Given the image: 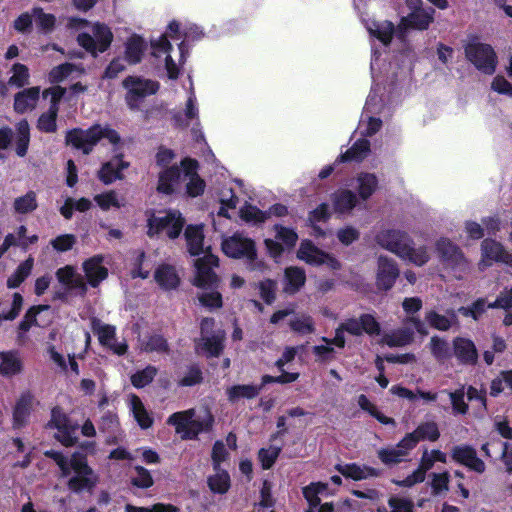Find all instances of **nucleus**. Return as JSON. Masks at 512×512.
<instances>
[{"instance_id":"23","label":"nucleus","mask_w":512,"mask_h":512,"mask_svg":"<svg viewBox=\"0 0 512 512\" xmlns=\"http://www.w3.org/2000/svg\"><path fill=\"white\" fill-rule=\"evenodd\" d=\"M183 166L172 165L159 173L157 190L163 194H172L183 182Z\"/></svg>"},{"instance_id":"11","label":"nucleus","mask_w":512,"mask_h":512,"mask_svg":"<svg viewBox=\"0 0 512 512\" xmlns=\"http://www.w3.org/2000/svg\"><path fill=\"white\" fill-rule=\"evenodd\" d=\"M147 222L150 237L166 234L170 239H175L182 232L185 220L179 211L166 210L152 214Z\"/></svg>"},{"instance_id":"61","label":"nucleus","mask_w":512,"mask_h":512,"mask_svg":"<svg viewBox=\"0 0 512 512\" xmlns=\"http://www.w3.org/2000/svg\"><path fill=\"white\" fill-rule=\"evenodd\" d=\"M219 201L221 207L218 211L219 216L230 217L228 214L229 209H234L238 203V198L230 188H224L220 192Z\"/></svg>"},{"instance_id":"52","label":"nucleus","mask_w":512,"mask_h":512,"mask_svg":"<svg viewBox=\"0 0 512 512\" xmlns=\"http://www.w3.org/2000/svg\"><path fill=\"white\" fill-rule=\"evenodd\" d=\"M94 201L104 211L110 208H120L124 205L123 198H119L118 194L113 190L97 194L94 197Z\"/></svg>"},{"instance_id":"26","label":"nucleus","mask_w":512,"mask_h":512,"mask_svg":"<svg viewBox=\"0 0 512 512\" xmlns=\"http://www.w3.org/2000/svg\"><path fill=\"white\" fill-rule=\"evenodd\" d=\"M399 275L395 261L386 256L378 258L377 285L379 288L390 289Z\"/></svg>"},{"instance_id":"28","label":"nucleus","mask_w":512,"mask_h":512,"mask_svg":"<svg viewBox=\"0 0 512 512\" xmlns=\"http://www.w3.org/2000/svg\"><path fill=\"white\" fill-rule=\"evenodd\" d=\"M362 21L365 24V27L369 35L373 38H376L380 42V44H382V46L386 48L392 39L393 33L395 32L393 23L387 20H366L363 17Z\"/></svg>"},{"instance_id":"38","label":"nucleus","mask_w":512,"mask_h":512,"mask_svg":"<svg viewBox=\"0 0 512 512\" xmlns=\"http://www.w3.org/2000/svg\"><path fill=\"white\" fill-rule=\"evenodd\" d=\"M128 407L134 419L142 429H148L153 424V418L145 408L141 399L135 395L128 396Z\"/></svg>"},{"instance_id":"34","label":"nucleus","mask_w":512,"mask_h":512,"mask_svg":"<svg viewBox=\"0 0 512 512\" xmlns=\"http://www.w3.org/2000/svg\"><path fill=\"white\" fill-rule=\"evenodd\" d=\"M354 181V187L358 193L357 197L363 201L368 200L378 188V178L373 173L361 172Z\"/></svg>"},{"instance_id":"32","label":"nucleus","mask_w":512,"mask_h":512,"mask_svg":"<svg viewBox=\"0 0 512 512\" xmlns=\"http://www.w3.org/2000/svg\"><path fill=\"white\" fill-rule=\"evenodd\" d=\"M58 281L64 285L68 290H74L81 294L86 293L87 285L83 277L76 273L72 266H65L56 272Z\"/></svg>"},{"instance_id":"39","label":"nucleus","mask_w":512,"mask_h":512,"mask_svg":"<svg viewBox=\"0 0 512 512\" xmlns=\"http://www.w3.org/2000/svg\"><path fill=\"white\" fill-rule=\"evenodd\" d=\"M457 359L464 364H474L478 354L474 343L466 338H456L453 342Z\"/></svg>"},{"instance_id":"50","label":"nucleus","mask_w":512,"mask_h":512,"mask_svg":"<svg viewBox=\"0 0 512 512\" xmlns=\"http://www.w3.org/2000/svg\"><path fill=\"white\" fill-rule=\"evenodd\" d=\"M413 339V331L409 328H402L387 333L383 337V343L390 347H401L409 344Z\"/></svg>"},{"instance_id":"51","label":"nucleus","mask_w":512,"mask_h":512,"mask_svg":"<svg viewBox=\"0 0 512 512\" xmlns=\"http://www.w3.org/2000/svg\"><path fill=\"white\" fill-rule=\"evenodd\" d=\"M23 305V297L19 293H14L10 307L0 302V322L4 320H14L20 313Z\"/></svg>"},{"instance_id":"5","label":"nucleus","mask_w":512,"mask_h":512,"mask_svg":"<svg viewBox=\"0 0 512 512\" xmlns=\"http://www.w3.org/2000/svg\"><path fill=\"white\" fill-rule=\"evenodd\" d=\"M217 265L218 258L213 254L198 258L195 262L196 274L193 283L202 289L198 295L199 302L210 310L222 307V296L216 289L218 279L213 272V267Z\"/></svg>"},{"instance_id":"40","label":"nucleus","mask_w":512,"mask_h":512,"mask_svg":"<svg viewBox=\"0 0 512 512\" xmlns=\"http://www.w3.org/2000/svg\"><path fill=\"white\" fill-rule=\"evenodd\" d=\"M33 404L34 396L30 392L21 394L13 413L14 426L21 427L27 422Z\"/></svg>"},{"instance_id":"14","label":"nucleus","mask_w":512,"mask_h":512,"mask_svg":"<svg viewBox=\"0 0 512 512\" xmlns=\"http://www.w3.org/2000/svg\"><path fill=\"white\" fill-rule=\"evenodd\" d=\"M406 4L410 12L407 16L401 18L398 26L399 32L402 34L409 28L427 29L434 19V9L431 7L423 8L421 0H406Z\"/></svg>"},{"instance_id":"29","label":"nucleus","mask_w":512,"mask_h":512,"mask_svg":"<svg viewBox=\"0 0 512 512\" xmlns=\"http://www.w3.org/2000/svg\"><path fill=\"white\" fill-rule=\"evenodd\" d=\"M333 210L339 215H347L357 206V195L346 188L336 190L331 195Z\"/></svg>"},{"instance_id":"25","label":"nucleus","mask_w":512,"mask_h":512,"mask_svg":"<svg viewBox=\"0 0 512 512\" xmlns=\"http://www.w3.org/2000/svg\"><path fill=\"white\" fill-rule=\"evenodd\" d=\"M184 170L183 183L186 185V192L191 197L200 195L205 188L204 181L197 174V162L191 159L182 161Z\"/></svg>"},{"instance_id":"35","label":"nucleus","mask_w":512,"mask_h":512,"mask_svg":"<svg viewBox=\"0 0 512 512\" xmlns=\"http://www.w3.org/2000/svg\"><path fill=\"white\" fill-rule=\"evenodd\" d=\"M23 361L18 351L0 352V374L11 377L21 373Z\"/></svg>"},{"instance_id":"22","label":"nucleus","mask_w":512,"mask_h":512,"mask_svg":"<svg viewBox=\"0 0 512 512\" xmlns=\"http://www.w3.org/2000/svg\"><path fill=\"white\" fill-rule=\"evenodd\" d=\"M413 448L411 437H404L397 445L378 450V457L385 465L402 462Z\"/></svg>"},{"instance_id":"36","label":"nucleus","mask_w":512,"mask_h":512,"mask_svg":"<svg viewBox=\"0 0 512 512\" xmlns=\"http://www.w3.org/2000/svg\"><path fill=\"white\" fill-rule=\"evenodd\" d=\"M124 46L125 60L132 65L137 64L142 60L147 49L145 40L141 36L135 34L126 40Z\"/></svg>"},{"instance_id":"12","label":"nucleus","mask_w":512,"mask_h":512,"mask_svg":"<svg viewBox=\"0 0 512 512\" xmlns=\"http://www.w3.org/2000/svg\"><path fill=\"white\" fill-rule=\"evenodd\" d=\"M436 251L443 268L451 272L456 279H462L468 271L469 264L459 247L449 239L441 238L436 243Z\"/></svg>"},{"instance_id":"44","label":"nucleus","mask_w":512,"mask_h":512,"mask_svg":"<svg viewBox=\"0 0 512 512\" xmlns=\"http://www.w3.org/2000/svg\"><path fill=\"white\" fill-rule=\"evenodd\" d=\"M370 151V143L367 139H359L345 153L341 154L336 162L361 161Z\"/></svg>"},{"instance_id":"43","label":"nucleus","mask_w":512,"mask_h":512,"mask_svg":"<svg viewBox=\"0 0 512 512\" xmlns=\"http://www.w3.org/2000/svg\"><path fill=\"white\" fill-rule=\"evenodd\" d=\"M337 470L343 476L351 478L353 480H362L367 479L369 477H376L379 474L378 470L374 468L366 466L362 467L357 464L338 465Z\"/></svg>"},{"instance_id":"18","label":"nucleus","mask_w":512,"mask_h":512,"mask_svg":"<svg viewBox=\"0 0 512 512\" xmlns=\"http://www.w3.org/2000/svg\"><path fill=\"white\" fill-rule=\"evenodd\" d=\"M214 320L205 318L201 322V339L197 343V348L208 356H218L223 349L224 332L218 330L212 331Z\"/></svg>"},{"instance_id":"41","label":"nucleus","mask_w":512,"mask_h":512,"mask_svg":"<svg viewBox=\"0 0 512 512\" xmlns=\"http://www.w3.org/2000/svg\"><path fill=\"white\" fill-rule=\"evenodd\" d=\"M440 436L437 423L434 421L423 422L411 433L406 434V437H411L413 448L416 447L419 441L429 440L436 441Z\"/></svg>"},{"instance_id":"7","label":"nucleus","mask_w":512,"mask_h":512,"mask_svg":"<svg viewBox=\"0 0 512 512\" xmlns=\"http://www.w3.org/2000/svg\"><path fill=\"white\" fill-rule=\"evenodd\" d=\"M213 422V415L207 409L198 414L194 409L179 411L167 419V424L174 426L175 432L184 440L196 439L200 433L209 431Z\"/></svg>"},{"instance_id":"1","label":"nucleus","mask_w":512,"mask_h":512,"mask_svg":"<svg viewBox=\"0 0 512 512\" xmlns=\"http://www.w3.org/2000/svg\"><path fill=\"white\" fill-rule=\"evenodd\" d=\"M371 75L373 86L366 100L364 111L360 120L359 130L362 135L371 136L381 127V120L373 116L379 113L383 108V99L380 95V85L384 80L393 82L397 77L396 65L381 58V53L373 47L371 59Z\"/></svg>"},{"instance_id":"58","label":"nucleus","mask_w":512,"mask_h":512,"mask_svg":"<svg viewBox=\"0 0 512 512\" xmlns=\"http://www.w3.org/2000/svg\"><path fill=\"white\" fill-rule=\"evenodd\" d=\"M141 349L146 352H157L162 353L166 352L168 345L167 341L163 338V336L158 334H153L147 337H144L140 343Z\"/></svg>"},{"instance_id":"57","label":"nucleus","mask_w":512,"mask_h":512,"mask_svg":"<svg viewBox=\"0 0 512 512\" xmlns=\"http://www.w3.org/2000/svg\"><path fill=\"white\" fill-rule=\"evenodd\" d=\"M30 140L29 125L27 121H20L17 125L16 137V153L18 156L23 157L27 153L28 144Z\"/></svg>"},{"instance_id":"42","label":"nucleus","mask_w":512,"mask_h":512,"mask_svg":"<svg viewBox=\"0 0 512 512\" xmlns=\"http://www.w3.org/2000/svg\"><path fill=\"white\" fill-rule=\"evenodd\" d=\"M155 280L160 287L166 290L175 289L180 282L179 275L175 267L164 264L155 271Z\"/></svg>"},{"instance_id":"30","label":"nucleus","mask_w":512,"mask_h":512,"mask_svg":"<svg viewBox=\"0 0 512 512\" xmlns=\"http://www.w3.org/2000/svg\"><path fill=\"white\" fill-rule=\"evenodd\" d=\"M185 238L187 241L188 251L193 256L203 255L204 258L208 254H212L209 247H204V234L202 225H188L185 229Z\"/></svg>"},{"instance_id":"21","label":"nucleus","mask_w":512,"mask_h":512,"mask_svg":"<svg viewBox=\"0 0 512 512\" xmlns=\"http://www.w3.org/2000/svg\"><path fill=\"white\" fill-rule=\"evenodd\" d=\"M65 90L60 86H55L44 91L43 96L51 95V105L46 113H43L38 120V128L44 132H54L56 130V117L58 113V102L63 97Z\"/></svg>"},{"instance_id":"20","label":"nucleus","mask_w":512,"mask_h":512,"mask_svg":"<svg viewBox=\"0 0 512 512\" xmlns=\"http://www.w3.org/2000/svg\"><path fill=\"white\" fill-rule=\"evenodd\" d=\"M494 262H502L512 267V254L508 253L501 243L492 239H485L481 243L479 269L484 270Z\"/></svg>"},{"instance_id":"48","label":"nucleus","mask_w":512,"mask_h":512,"mask_svg":"<svg viewBox=\"0 0 512 512\" xmlns=\"http://www.w3.org/2000/svg\"><path fill=\"white\" fill-rule=\"evenodd\" d=\"M100 428L103 431L111 433V436L107 437L108 444H115L122 439V433L119 429L118 418L115 414L108 413L102 417Z\"/></svg>"},{"instance_id":"62","label":"nucleus","mask_w":512,"mask_h":512,"mask_svg":"<svg viewBox=\"0 0 512 512\" xmlns=\"http://www.w3.org/2000/svg\"><path fill=\"white\" fill-rule=\"evenodd\" d=\"M133 470L134 474L131 476V482L134 486L146 489L153 485L154 481L149 470L139 465L135 466Z\"/></svg>"},{"instance_id":"17","label":"nucleus","mask_w":512,"mask_h":512,"mask_svg":"<svg viewBox=\"0 0 512 512\" xmlns=\"http://www.w3.org/2000/svg\"><path fill=\"white\" fill-rule=\"evenodd\" d=\"M91 328L98 337L99 343L111 350L114 354L122 356L127 352L128 345L125 340L118 341L116 338V327L106 324L97 318L91 320Z\"/></svg>"},{"instance_id":"63","label":"nucleus","mask_w":512,"mask_h":512,"mask_svg":"<svg viewBox=\"0 0 512 512\" xmlns=\"http://www.w3.org/2000/svg\"><path fill=\"white\" fill-rule=\"evenodd\" d=\"M157 370L153 366H147L143 370L137 371L131 376V383L136 388H143L152 382L156 376Z\"/></svg>"},{"instance_id":"8","label":"nucleus","mask_w":512,"mask_h":512,"mask_svg":"<svg viewBox=\"0 0 512 512\" xmlns=\"http://www.w3.org/2000/svg\"><path fill=\"white\" fill-rule=\"evenodd\" d=\"M104 139L114 147L120 142V136L115 130L101 125H94L87 130L74 129L66 136L67 142L82 150L84 154H89L93 147Z\"/></svg>"},{"instance_id":"27","label":"nucleus","mask_w":512,"mask_h":512,"mask_svg":"<svg viewBox=\"0 0 512 512\" xmlns=\"http://www.w3.org/2000/svg\"><path fill=\"white\" fill-rule=\"evenodd\" d=\"M103 261V256L95 255L82 265L86 279L92 287H97L108 276V269L103 265Z\"/></svg>"},{"instance_id":"2","label":"nucleus","mask_w":512,"mask_h":512,"mask_svg":"<svg viewBox=\"0 0 512 512\" xmlns=\"http://www.w3.org/2000/svg\"><path fill=\"white\" fill-rule=\"evenodd\" d=\"M180 25L176 21L169 23L166 32L151 41L152 55L163 62L170 79L179 75V67L185 62V40H181Z\"/></svg>"},{"instance_id":"37","label":"nucleus","mask_w":512,"mask_h":512,"mask_svg":"<svg viewBox=\"0 0 512 512\" xmlns=\"http://www.w3.org/2000/svg\"><path fill=\"white\" fill-rule=\"evenodd\" d=\"M40 96L39 87H31L17 93L14 98V108L18 113H25L33 110Z\"/></svg>"},{"instance_id":"33","label":"nucleus","mask_w":512,"mask_h":512,"mask_svg":"<svg viewBox=\"0 0 512 512\" xmlns=\"http://www.w3.org/2000/svg\"><path fill=\"white\" fill-rule=\"evenodd\" d=\"M128 166V162H125L122 158L116 156L103 164L98 173L99 179L105 184H111L117 179H122V172L128 168Z\"/></svg>"},{"instance_id":"3","label":"nucleus","mask_w":512,"mask_h":512,"mask_svg":"<svg viewBox=\"0 0 512 512\" xmlns=\"http://www.w3.org/2000/svg\"><path fill=\"white\" fill-rule=\"evenodd\" d=\"M374 239L381 248L417 266H422L429 260L427 248H415L409 235L399 229L383 227L376 232Z\"/></svg>"},{"instance_id":"56","label":"nucleus","mask_w":512,"mask_h":512,"mask_svg":"<svg viewBox=\"0 0 512 512\" xmlns=\"http://www.w3.org/2000/svg\"><path fill=\"white\" fill-rule=\"evenodd\" d=\"M430 350L435 359L439 362H444L451 357L450 346L447 341L434 336L430 340Z\"/></svg>"},{"instance_id":"9","label":"nucleus","mask_w":512,"mask_h":512,"mask_svg":"<svg viewBox=\"0 0 512 512\" xmlns=\"http://www.w3.org/2000/svg\"><path fill=\"white\" fill-rule=\"evenodd\" d=\"M380 331V324L372 314H362L359 318H349L342 322L335 330L332 342L337 347L343 348L345 346L344 332L353 336H361L363 333L378 336Z\"/></svg>"},{"instance_id":"45","label":"nucleus","mask_w":512,"mask_h":512,"mask_svg":"<svg viewBox=\"0 0 512 512\" xmlns=\"http://www.w3.org/2000/svg\"><path fill=\"white\" fill-rule=\"evenodd\" d=\"M261 387L256 385H235L227 389L228 400L236 403L241 399H253L260 393Z\"/></svg>"},{"instance_id":"19","label":"nucleus","mask_w":512,"mask_h":512,"mask_svg":"<svg viewBox=\"0 0 512 512\" xmlns=\"http://www.w3.org/2000/svg\"><path fill=\"white\" fill-rule=\"evenodd\" d=\"M297 257L307 264L314 266L325 264L331 269H338L340 267L337 259L319 249L310 240H303L301 242Z\"/></svg>"},{"instance_id":"4","label":"nucleus","mask_w":512,"mask_h":512,"mask_svg":"<svg viewBox=\"0 0 512 512\" xmlns=\"http://www.w3.org/2000/svg\"><path fill=\"white\" fill-rule=\"evenodd\" d=\"M45 455L52 458L59 466L63 476H72L68 482L71 490L78 492L85 489H91L97 482V476L87 465V461L80 453H75L71 458L65 457L61 452L49 450Z\"/></svg>"},{"instance_id":"53","label":"nucleus","mask_w":512,"mask_h":512,"mask_svg":"<svg viewBox=\"0 0 512 512\" xmlns=\"http://www.w3.org/2000/svg\"><path fill=\"white\" fill-rule=\"evenodd\" d=\"M425 319L433 328L446 331L451 327L455 313L451 311L450 316H446L431 310L426 313Z\"/></svg>"},{"instance_id":"16","label":"nucleus","mask_w":512,"mask_h":512,"mask_svg":"<svg viewBox=\"0 0 512 512\" xmlns=\"http://www.w3.org/2000/svg\"><path fill=\"white\" fill-rule=\"evenodd\" d=\"M465 54L467 59L482 73L491 75L495 72L497 57L490 45L471 42L465 47Z\"/></svg>"},{"instance_id":"55","label":"nucleus","mask_w":512,"mask_h":512,"mask_svg":"<svg viewBox=\"0 0 512 512\" xmlns=\"http://www.w3.org/2000/svg\"><path fill=\"white\" fill-rule=\"evenodd\" d=\"M358 405L362 410L368 412L371 416L376 418L380 423L385 424V425H388V424L395 425L394 419L382 414L378 410V408L364 394H361L358 397Z\"/></svg>"},{"instance_id":"60","label":"nucleus","mask_w":512,"mask_h":512,"mask_svg":"<svg viewBox=\"0 0 512 512\" xmlns=\"http://www.w3.org/2000/svg\"><path fill=\"white\" fill-rule=\"evenodd\" d=\"M13 206L15 211L20 214L34 211L37 208L35 192L29 191L25 195L16 198Z\"/></svg>"},{"instance_id":"31","label":"nucleus","mask_w":512,"mask_h":512,"mask_svg":"<svg viewBox=\"0 0 512 512\" xmlns=\"http://www.w3.org/2000/svg\"><path fill=\"white\" fill-rule=\"evenodd\" d=\"M198 118L199 109L197 99L194 91L191 89L185 104V108L183 110L175 112L173 115V119L178 127L186 128L193 121H195L196 124H199Z\"/></svg>"},{"instance_id":"10","label":"nucleus","mask_w":512,"mask_h":512,"mask_svg":"<svg viewBox=\"0 0 512 512\" xmlns=\"http://www.w3.org/2000/svg\"><path fill=\"white\" fill-rule=\"evenodd\" d=\"M223 252L231 258H246L249 261L251 270H262L265 265L261 261L256 260L255 243L242 233L224 238L222 241Z\"/></svg>"},{"instance_id":"24","label":"nucleus","mask_w":512,"mask_h":512,"mask_svg":"<svg viewBox=\"0 0 512 512\" xmlns=\"http://www.w3.org/2000/svg\"><path fill=\"white\" fill-rule=\"evenodd\" d=\"M451 456L454 461L475 472L482 473L485 471L484 462L477 457L475 449L469 445L454 446L451 450Z\"/></svg>"},{"instance_id":"59","label":"nucleus","mask_w":512,"mask_h":512,"mask_svg":"<svg viewBox=\"0 0 512 512\" xmlns=\"http://www.w3.org/2000/svg\"><path fill=\"white\" fill-rule=\"evenodd\" d=\"M435 462L446 463L447 455L440 450H425L421 457L419 469H423V473L425 474L433 467Z\"/></svg>"},{"instance_id":"49","label":"nucleus","mask_w":512,"mask_h":512,"mask_svg":"<svg viewBox=\"0 0 512 512\" xmlns=\"http://www.w3.org/2000/svg\"><path fill=\"white\" fill-rule=\"evenodd\" d=\"M47 353L50 357V359L57 365V367L63 371L66 372L68 368L70 370L78 375L79 374V367L75 360L74 356H68V361H66L65 357L60 354L58 351H56L55 346L49 345L47 348Z\"/></svg>"},{"instance_id":"15","label":"nucleus","mask_w":512,"mask_h":512,"mask_svg":"<svg viewBox=\"0 0 512 512\" xmlns=\"http://www.w3.org/2000/svg\"><path fill=\"white\" fill-rule=\"evenodd\" d=\"M123 86L127 90L126 103L131 109H137L142 99L155 94L159 89L156 81L138 76H128L124 79Z\"/></svg>"},{"instance_id":"6","label":"nucleus","mask_w":512,"mask_h":512,"mask_svg":"<svg viewBox=\"0 0 512 512\" xmlns=\"http://www.w3.org/2000/svg\"><path fill=\"white\" fill-rule=\"evenodd\" d=\"M70 26L86 29L78 34L77 41L82 48L94 57L105 52L114 38L111 28L101 22H88L84 19L72 18Z\"/></svg>"},{"instance_id":"46","label":"nucleus","mask_w":512,"mask_h":512,"mask_svg":"<svg viewBox=\"0 0 512 512\" xmlns=\"http://www.w3.org/2000/svg\"><path fill=\"white\" fill-rule=\"evenodd\" d=\"M214 474L208 478V486L212 492L226 493L230 488V476L226 470L214 469Z\"/></svg>"},{"instance_id":"47","label":"nucleus","mask_w":512,"mask_h":512,"mask_svg":"<svg viewBox=\"0 0 512 512\" xmlns=\"http://www.w3.org/2000/svg\"><path fill=\"white\" fill-rule=\"evenodd\" d=\"M285 279V291L288 293H295L304 285L306 276L303 269L298 267H289L285 270Z\"/></svg>"},{"instance_id":"54","label":"nucleus","mask_w":512,"mask_h":512,"mask_svg":"<svg viewBox=\"0 0 512 512\" xmlns=\"http://www.w3.org/2000/svg\"><path fill=\"white\" fill-rule=\"evenodd\" d=\"M291 329L301 335L312 334L315 332L314 320L311 316L301 314L290 320Z\"/></svg>"},{"instance_id":"13","label":"nucleus","mask_w":512,"mask_h":512,"mask_svg":"<svg viewBox=\"0 0 512 512\" xmlns=\"http://www.w3.org/2000/svg\"><path fill=\"white\" fill-rule=\"evenodd\" d=\"M47 428L55 430V439L65 446H72L77 441L78 424L73 422L59 407L52 409Z\"/></svg>"},{"instance_id":"64","label":"nucleus","mask_w":512,"mask_h":512,"mask_svg":"<svg viewBox=\"0 0 512 512\" xmlns=\"http://www.w3.org/2000/svg\"><path fill=\"white\" fill-rule=\"evenodd\" d=\"M464 389H459L454 392H447V399L444 401L447 403L448 401L452 405L453 412L455 414H466L468 410V405L464 401Z\"/></svg>"}]
</instances>
